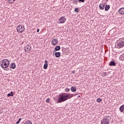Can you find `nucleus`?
I'll list each match as a JSON object with an SVG mask.
<instances>
[{
	"mask_svg": "<svg viewBox=\"0 0 124 124\" xmlns=\"http://www.w3.org/2000/svg\"><path fill=\"white\" fill-rule=\"evenodd\" d=\"M70 94L69 97H68V99H69V98H71V97H73L74 96H75V95H74V94ZM71 95V96H70Z\"/></svg>",
	"mask_w": 124,
	"mask_h": 124,
	"instance_id": "obj_23",
	"label": "nucleus"
},
{
	"mask_svg": "<svg viewBox=\"0 0 124 124\" xmlns=\"http://www.w3.org/2000/svg\"><path fill=\"white\" fill-rule=\"evenodd\" d=\"M46 102L49 103V102H50V98H47L46 100Z\"/></svg>",
	"mask_w": 124,
	"mask_h": 124,
	"instance_id": "obj_29",
	"label": "nucleus"
},
{
	"mask_svg": "<svg viewBox=\"0 0 124 124\" xmlns=\"http://www.w3.org/2000/svg\"><path fill=\"white\" fill-rule=\"evenodd\" d=\"M118 12L120 14H124V8L122 7L121 8H120L119 10H118Z\"/></svg>",
	"mask_w": 124,
	"mask_h": 124,
	"instance_id": "obj_14",
	"label": "nucleus"
},
{
	"mask_svg": "<svg viewBox=\"0 0 124 124\" xmlns=\"http://www.w3.org/2000/svg\"><path fill=\"white\" fill-rule=\"evenodd\" d=\"M53 99H54L55 102H56V103H58V99H57V98L56 97H54Z\"/></svg>",
	"mask_w": 124,
	"mask_h": 124,
	"instance_id": "obj_28",
	"label": "nucleus"
},
{
	"mask_svg": "<svg viewBox=\"0 0 124 124\" xmlns=\"http://www.w3.org/2000/svg\"><path fill=\"white\" fill-rule=\"evenodd\" d=\"M37 32H39V29H37Z\"/></svg>",
	"mask_w": 124,
	"mask_h": 124,
	"instance_id": "obj_32",
	"label": "nucleus"
},
{
	"mask_svg": "<svg viewBox=\"0 0 124 124\" xmlns=\"http://www.w3.org/2000/svg\"><path fill=\"white\" fill-rule=\"evenodd\" d=\"M75 12L76 13H78L79 12V8H75L74 9Z\"/></svg>",
	"mask_w": 124,
	"mask_h": 124,
	"instance_id": "obj_21",
	"label": "nucleus"
},
{
	"mask_svg": "<svg viewBox=\"0 0 124 124\" xmlns=\"http://www.w3.org/2000/svg\"><path fill=\"white\" fill-rule=\"evenodd\" d=\"M9 67L10 68H12V69H15V68H16V64L14 62L12 63Z\"/></svg>",
	"mask_w": 124,
	"mask_h": 124,
	"instance_id": "obj_9",
	"label": "nucleus"
},
{
	"mask_svg": "<svg viewBox=\"0 0 124 124\" xmlns=\"http://www.w3.org/2000/svg\"><path fill=\"white\" fill-rule=\"evenodd\" d=\"M111 121V117L108 116L104 117L101 121V124H109Z\"/></svg>",
	"mask_w": 124,
	"mask_h": 124,
	"instance_id": "obj_3",
	"label": "nucleus"
},
{
	"mask_svg": "<svg viewBox=\"0 0 124 124\" xmlns=\"http://www.w3.org/2000/svg\"><path fill=\"white\" fill-rule=\"evenodd\" d=\"M102 76H107V73L106 72H103L102 74Z\"/></svg>",
	"mask_w": 124,
	"mask_h": 124,
	"instance_id": "obj_26",
	"label": "nucleus"
},
{
	"mask_svg": "<svg viewBox=\"0 0 124 124\" xmlns=\"http://www.w3.org/2000/svg\"><path fill=\"white\" fill-rule=\"evenodd\" d=\"M13 95H14V93H13V92H11L10 93H9L8 94H7V96L8 97H10V96H13Z\"/></svg>",
	"mask_w": 124,
	"mask_h": 124,
	"instance_id": "obj_19",
	"label": "nucleus"
},
{
	"mask_svg": "<svg viewBox=\"0 0 124 124\" xmlns=\"http://www.w3.org/2000/svg\"><path fill=\"white\" fill-rule=\"evenodd\" d=\"M78 0H73V4H76V5H77V4H78V3L77 2H78Z\"/></svg>",
	"mask_w": 124,
	"mask_h": 124,
	"instance_id": "obj_20",
	"label": "nucleus"
},
{
	"mask_svg": "<svg viewBox=\"0 0 124 124\" xmlns=\"http://www.w3.org/2000/svg\"><path fill=\"white\" fill-rule=\"evenodd\" d=\"M102 101V99H100V98H98L97 99V102H98L99 103L101 102Z\"/></svg>",
	"mask_w": 124,
	"mask_h": 124,
	"instance_id": "obj_24",
	"label": "nucleus"
},
{
	"mask_svg": "<svg viewBox=\"0 0 124 124\" xmlns=\"http://www.w3.org/2000/svg\"><path fill=\"white\" fill-rule=\"evenodd\" d=\"M78 2H79V3H81V2L84 3V2H85V0H78Z\"/></svg>",
	"mask_w": 124,
	"mask_h": 124,
	"instance_id": "obj_27",
	"label": "nucleus"
},
{
	"mask_svg": "<svg viewBox=\"0 0 124 124\" xmlns=\"http://www.w3.org/2000/svg\"><path fill=\"white\" fill-rule=\"evenodd\" d=\"M44 69H47L48 67V61L47 60L45 61V64L44 65Z\"/></svg>",
	"mask_w": 124,
	"mask_h": 124,
	"instance_id": "obj_12",
	"label": "nucleus"
},
{
	"mask_svg": "<svg viewBox=\"0 0 124 124\" xmlns=\"http://www.w3.org/2000/svg\"><path fill=\"white\" fill-rule=\"evenodd\" d=\"M24 50L25 52H28V53L31 50V47L29 45H27L24 47Z\"/></svg>",
	"mask_w": 124,
	"mask_h": 124,
	"instance_id": "obj_7",
	"label": "nucleus"
},
{
	"mask_svg": "<svg viewBox=\"0 0 124 124\" xmlns=\"http://www.w3.org/2000/svg\"><path fill=\"white\" fill-rule=\"evenodd\" d=\"M16 124H20V121H19L18 120L16 123Z\"/></svg>",
	"mask_w": 124,
	"mask_h": 124,
	"instance_id": "obj_31",
	"label": "nucleus"
},
{
	"mask_svg": "<svg viewBox=\"0 0 124 124\" xmlns=\"http://www.w3.org/2000/svg\"><path fill=\"white\" fill-rule=\"evenodd\" d=\"M25 124H32V123H31V121H27L26 122V123H25Z\"/></svg>",
	"mask_w": 124,
	"mask_h": 124,
	"instance_id": "obj_22",
	"label": "nucleus"
},
{
	"mask_svg": "<svg viewBox=\"0 0 124 124\" xmlns=\"http://www.w3.org/2000/svg\"><path fill=\"white\" fill-rule=\"evenodd\" d=\"M16 0H11V1H8V3H13L14 2H15Z\"/></svg>",
	"mask_w": 124,
	"mask_h": 124,
	"instance_id": "obj_25",
	"label": "nucleus"
},
{
	"mask_svg": "<svg viewBox=\"0 0 124 124\" xmlns=\"http://www.w3.org/2000/svg\"><path fill=\"white\" fill-rule=\"evenodd\" d=\"M10 61L8 59H3L1 61V63L0 64V66L2 68H7L9 66V62Z\"/></svg>",
	"mask_w": 124,
	"mask_h": 124,
	"instance_id": "obj_2",
	"label": "nucleus"
},
{
	"mask_svg": "<svg viewBox=\"0 0 124 124\" xmlns=\"http://www.w3.org/2000/svg\"><path fill=\"white\" fill-rule=\"evenodd\" d=\"M71 91L73 93H75V92H76V87L74 86H72L71 88Z\"/></svg>",
	"mask_w": 124,
	"mask_h": 124,
	"instance_id": "obj_17",
	"label": "nucleus"
},
{
	"mask_svg": "<svg viewBox=\"0 0 124 124\" xmlns=\"http://www.w3.org/2000/svg\"><path fill=\"white\" fill-rule=\"evenodd\" d=\"M119 110H120L121 113H123L124 112V104L120 107Z\"/></svg>",
	"mask_w": 124,
	"mask_h": 124,
	"instance_id": "obj_15",
	"label": "nucleus"
},
{
	"mask_svg": "<svg viewBox=\"0 0 124 124\" xmlns=\"http://www.w3.org/2000/svg\"><path fill=\"white\" fill-rule=\"evenodd\" d=\"M69 97V95H64L61 94L59 95V97L58 99L57 103H62V102H64V101H66Z\"/></svg>",
	"mask_w": 124,
	"mask_h": 124,
	"instance_id": "obj_1",
	"label": "nucleus"
},
{
	"mask_svg": "<svg viewBox=\"0 0 124 124\" xmlns=\"http://www.w3.org/2000/svg\"><path fill=\"white\" fill-rule=\"evenodd\" d=\"M116 44L117 45V48L120 49V48H123L124 46V40L120 39L117 41Z\"/></svg>",
	"mask_w": 124,
	"mask_h": 124,
	"instance_id": "obj_4",
	"label": "nucleus"
},
{
	"mask_svg": "<svg viewBox=\"0 0 124 124\" xmlns=\"http://www.w3.org/2000/svg\"><path fill=\"white\" fill-rule=\"evenodd\" d=\"M78 97H80V95H78Z\"/></svg>",
	"mask_w": 124,
	"mask_h": 124,
	"instance_id": "obj_37",
	"label": "nucleus"
},
{
	"mask_svg": "<svg viewBox=\"0 0 124 124\" xmlns=\"http://www.w3.org/2000/svg\"><path fill=\"white\" fill-rule=\"evenodd\" d=\"M17 32L22 33L25 31V26L21 24L18 25L16 28Z\"/></svg>",
	"mask_w": 124,
	"mask_h": 124,
	"instance_id": "obj_5",
	"label": "nucleus"
},
{
	"mask_svg": "<svg viewBox=\"0 0 124 124\" xmlns=\"http://www.w3.org/2000/svg\"><path fill=\"white\" fill-rule=\"evenodd\" d=\"M63 94H65V93H63Z\"/></svg>",
	"mask_w": 124,
	"mask_h": 124,
	"instance_id": "obj_39",
	"label": "nucleus"
},
{
	"mask_svg": "<svg viewBox=\"0 0 124 124\" xmlns=\"http://www.w3.org/2000/svg\"><path fill=\"white\" fill-rule=\"evenodd\" d=\"M21 120H22V118H19V119H18V121H19V122H21Z\"/></svg>",
	"mask_w": 124,
	"mask_h": 124,
	"instance_id": "obj_33",
	"label": "nucleus"
},
{
	"mask_svg": "<svg viewBox=\"0 0 124 124\" xmlns=\"http://www.w3.org/2000/svg\"><path fill=\"white\" fill-rule=\"evenodd\" d=\"M53 55H55L56 58H60L61 57V52H56V51L54 50L53 51Z\"/></svg>",
	"mask_w": 124,
	"mask_h": 124,
	"instance_id": "obj_8",
	"label": "nucleus"
},
{
	"mask_svg": "<svg viewBox=\"0 0 124 124\" xmlns=\"http://www.w3.org/2000/svg\"><path fill=\"white\" fill-rule=\"evenodd\" d=\"M72 73H75V70L72 71Z\"/></svg>",
	"mask_w": 124,
	"mask_h": 124,
	"instance_id": "obj_34",
	"label": "nucleus"
},
{
	"mask_svg": "<svg viewBox=\"0 0 124 124\" xmlns=\"http://www.w3.org/2000/svg\"><path fill=\"white\" fill-rule=\"evenodd\" d=\"M54 50L55 51H60V50H61V46H56L55 47Z\"/></svg>",
	"mask_w": 124,
	"mask_h": 124,
	"instance_id": "obj_18",
	"label": "nucleus"
},
{
	"mask_svg": "<svg viewBox=\"0 0 124 124\" xmlns=\"http://www.w3.org/2000/svg\"><path fill=\"white\" fill-rule=\"evenodd\" d=\"M51 43L52 45H56V44H58V39H54L52 40Z\"/></svg>",
	"mask_w": 124,
	"mask_h": 124,
	"instance_id": "obj_13",
	"label": "nucleus"
},
{
	"mask_svg": "<svg viewBox=\"0 0 124 124\" xmlns=\"http://www.w3.org/2000/svg\"><path fill=\"white\" fill-rule=\"evenodd\" d=\"M99 7L100 8V10H103L104 8H105V4L103 3H101L99 5Z\"/></svg>",
	"mask_w": 124,
	"mask_h": 124,
	"instance_id": "obj_10",
	"label": "nucleus"
},
{
	"mask_svg": "<svg viewBox=\"0 0 124 124\" xmlns=\"http://www.w3.org/2000/svg\"><path fill=\"white\" fill-rule=\"evenodd\" d=\"M65 91L66 92H69V91H70V89H69V88H66V89H65Z\"/></svg>",
	"mask_w": 124,
	"mask_h": 124,
	"instance_id": "obj_30",
	"label": "nucleus"
},
{
	"mask_svg": "<svg viewBox=\"0 0 124 124\" xmlns=\"http://www.w3.org/2000/svg\"><path fill=\"white\" fill-rule=\"evenodd\" d=\"M110 9V5H106L105 7V10L106 11H108Z\"/></svg>",
	"mask_w": 124,
	"mask_h": 124,
	"instance_id": "obj_16",
	"label": "nucleus"
},
{
	"mask_svg": "<svg viewBox=\"0 0 124 124\" xmlns=\"http://www.w3.org/2000/svg\"><path fill=\"white\" fill-rule=\"evenodd\" d=\"M117 65V64L116 63V62H114L113 61H111L109 63V65L110 66H116V65Z\"/></svg>",
	"mask_w": 124,
	"mask_h": 124,
	"instance_id": "obj_11",
	"label": "nucleus"
},
{
	"mask_svg": "<svg viewBox=\"0 0 124 124\" xmlns=\"http://www.w3.org/2000/svg\"><path fill=\"white\" fill-rule=\"evenodd\" d=\"M77 94H74V95H77Z\"/></svg>",
	"mask_w": 124,
	"mask_h": 124,
	"instance_id": "obj_38",
	"label": "nucleus"
},
{
	"mask_svg": "<svg viewBox=\"0 0 124 124\" xmlns=\"http://www.w3.org/2000/svg\"><path fill=\"white\" fill-rule=\"evenodd\" d=\"M60 24H63L66 22V18L65 16H62L59 19H58Z\"/></svg>",
	"mask_w": 124,
	"mask_h": 124,
	"instance_id": "obj_6",
	"label": "nucleus"
},
{
	"mask_svg": "<svg viewBox=\"0 0 124 124\" xmlns=\"http://www.w3.org/2000/svg\"><path fill=\"white\" fill-rule=\"evenodd\" d=\"M8 1H11V0H8Z\"/></svg>",
	"mask_w": 124,
	"mask_h": 124,
	"instance_id": "obj_36",
	"label": "nucleus"
},
{
	"mask_svg": "<svg viewBox=\"0 0 124 124\" xmlns=\"http://www.w3.org/2000/svg\"><path fill=\"white\" fill-rule=\"evenodd\" d=\"M5 70H7V71H8V70H9V69L7 68V69H6Z\"/></svg>",
	"mask_w": 124,
	"mask_h": 124,
	"instance_id": "obj_35",
	"label": "nucleus"
}]
</instances>
